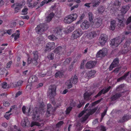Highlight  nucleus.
<instances>
[{
	"mask_svg": "<svg viewBox=\"0 0 131 131\" xmlns=\"http://www.w3.org/2000/svg\"><path fill=\"white\" fill-rule=\"evenodd\" d=\"M98 107H96L94 109L91 110H88V108L86 110H84L82 111L79 114L78 117H81L83 114L85 113H86L87 111H88V113L84 117H83L80 119L81 122H84L87 119L90 115L93 114L97 110Z\"/></svg>",
	"mask_w": 131,
	"mask_h": 131,
	"instance_id": "obj_1",
	"label": "nucleus"
},
{
	"mask_svg": "<svg viewBox=\"0 0 131 131\" xmlns=\"http://www.w3.org/2000/svg\"><path fill=\"white\" fill-rule=\"evenodd\" d=\"M44 105H41L39 108L35 107L33 111L32 114V118L34 121H39L40 119V114L41 112L43 111V108Z\"/></svg>",
	"mask_w": 131,
	"mask_h": 131,
	"instance_id": "obj_2",
	"label": "nucleus"
},
{
	"mask_svg": "<svg viewBox=\"0 0 131 131\" xmlns=\"http://www.w3.org/2000/svg\"><path fill=\"white\" fill-rule=\"evenodd\" d=\"M125 39L124 37H122L120 36L116 37L112 40L110 45L112 46L117 47Z\"/></svg>",
	"mask_w": 131,
	"mask_h": 131,
	"instance_id": "obj_3",
	"label": "nucleus"
},
{
	"mask_svg": "<svg viewBox=\"0 0 131 131\" xmlns=\"http://www.w3.org/2000/svg\"><path fill=\"white\" fill-rule=\"evenodd\" d=\"M48 26L44 24H41L37 26L35 28L36 32L38 34H41L48 28Z\"/></svg>",
	"mask_w": 131,
	"mask_h": 131,
	"instance_id": "obj_4",
	"label": "nucleus"
},
{
	"mask_svg": "<svg viewBox=\"0 0 131 131\" xmlns=\"http://www.w3.org/2000/svg\"><path fill=\"white\" fill-rule=\"evenodd\" d=\"M78 16L76 14H72L66 17L64 21L66 23L70 24L75 20Z\"/></svg>",
	"mask_w": 131,
	"mask_h": 131,
	"instance_id": "obj_5",
	"label": "nucleus"
},
{
	"mask_svg": "<svg viewBox=\"0 0 131 131\" xmlns=\"http://www.w3.org/2000/svg\"><path fill=\"white\" fill-rule=\"evenodd\" d=\"M50 88L49 89L48 91V96L50 98L52 99L56 95V86L55 85H51Z\"/></svg>",
	"mask_w": 131,
	"mask_h": 131,
	"instance_id": "obj_6",
	"label": "nucleus"
},
{
	"mask_svg": "<svg viewBox=\"0 0 131 131\" xmlns=\"http://www.w3.org/2000/svg\"><path fill=\"white\" fill-rule=\"evenodd\" d=\"M83 34V32L81 29H78L73 32L71 38L72 39H76L80 36Z\"/></svg>",
	"mask_w": 131,
	"mask_h": 131,
	"instance_id": "obj_7",
	"label": "nucleus"
},
{
	"mask_svg": "<svg viewBox=\"0 0 131 131\" xmlns=\"http://www.w3.org/2000/svg\"><path fill=\"white\" fill-rule=\"evenodd\" d=\"M108 39L107 36L105 34H102L101 35L99 39V42L101 45H104Z\"/></svg>",
	"mask_w": 131,
	"mask_h": 131,
	"instance_id": "obj_8",
	"label": "nucleus"
},
{
	"mask_svg": "<svg viewBox=\"0 0 131 131\" xmlns=\"http://www.w3.org/2000/svg\"><path fill=\"white\" fill-rule=\"evenodd\" d=\"M102 19L100 18L95 19L93 22L94 26L95 28H99L102 24Z\"/></svg>",
	"mask_w": 131,
	"mask_h": 131,
	"instance_id": "obj_9",
	"label": "nucleus"
},
{
	"mask_svg": "<svg viewBox=\"0 0 131 131\" xmlns=\"http://www.w3.org/2000/svg\"><path fill=\"white\" fill-rule=\"evenodd\" d=\"M107 53V49L106 48H103L97 52L96 54V56L98 57H103L106 55Z\"/></svg>",
	"mask_w": 131,
	"mask_h": 131,
	"instance_id": "obj_10",
	"label": "nucleus"
},
{
	"mask_svg": "<svg viewBox=\"0 0 131 131\" xmlns=\"http://www.w3.org/2000/svg\"><path fill=\"white\" fill-rule=\"evenodd\" d=\"M96 63L97 62L95 61H90L86 63L85 66L87 69H91L95 66Z\"/></svg>",
	"mask_w": 131,
	"mask_h": 131,
	"instance_id": "obj_11",
	"label": "nucleus"
},
{
	"mask_svg": "<svg viewBox=\"0 0 131 131\" xmlns=\"http://www.w3.org/2000/svg\"><path fill=\"white\" fill-rule=\"evenodd\" d=\"M131 118V115H125L117 122L118 123H123L127 121Z\"/></svg>",
	"mask_w": 131,
	"mask_h": 131,
	"instance_id": "obj_12",
	"label": "nucleus"
},
{
	"mask_svg": "<svg viewBox=\"0 0 131 131\" xmlns=\"http://www.w3.org/2000/svg\"><path fill=\"white\" fill-rule=\"evenodd\" d=\"M55 47V44L54 42L49 43L47 44L46 49L45 50L46 51H50L51 50L53 49Z\"/></svg>",
	"mask_w": 131,
	"mask_h": 131,
	"instance_id": "obj_13",
	"label": "nucleus"
},
{
	"mask_svg": "<svg viewBox=\"0 0 131 131\" xmlns=\"http://www.w3.org/2000/svg\"><path fill=\"white\" fill-rule=\"evenodd\" d=\"M64 49L62 47L59 46L55 49L54 52L59 54H61L63 53Z\"/></svg>",
	"mask_w": 131,
	"mask_h": 131,
	"instance_id": "obj_14",
	"label": "nucleus"
},
{
	"mask_svg": "<svg viewBox=\"0 0 131 131\" xmlns=\"http://www.w3.org/2000/svg\"><path fill=\"white\" fill-rule=\"evenodd\" d=\"M90 26L89 22L86 21H84L81 25V27L83 29L85 30L89 28Z\"/></svg>",
	"mask_w": 131,
	"mask_h": 131,
	"instance_id": "obj_15",
	"label": "nucleus"
},
{
	"mask_svg": "<svg viewBox=\"0 0 131 131\" xmlns=\"http://www.w3.org/2000/svg\"><path fill=\"white\" fill-rule=\"evenodd\" d=\"M111 88V86H109L106 89H103L100 92H99L98 94L95 96V97L96 98L97 97L100 96L102 93L104 94L105 93H107L108 91H109Z\"/></svg>",
	"mask_w": 131,
	"mask_h": 131,
	"instance_id": "obj_16",
	"label": "nucleus"
},
{
	"mask_svg": "<svg viewBox=\"0 0 131 131\" xmlns=\"http://www.w3.org/2000/svg\"><path fill=\"white\" fill-rule=\"evenodd\" d=\"M13 5H14L15 6V13H17L18 12L19 10L21 8L22 4L18 3H16L14 4Z\"/></svg>",
	"mask_w": 131,
	"mask_h": 131,
	"instance_id": "obj_17",
	"label": "nucleus"
},
{
	"mask_svg": "<svg viewBox=\"0 0 131 131\" xmlns=\"http://www.w3.org/2000/svg\"><path fill=\"white\" fill-rule=\"evenodd\" d=\"M122 96L121 93H117L113 95L111 98L112 101H114Z\"/></svg>",
	"mask_w": 131,
	"mask_h": 131,
	"instance_id": "obj_18",
	"label": "nucleus"
},
{
	"mask_svg": "<svg viewBox=\"0 0 131 131\" xmlns=\"http://www.w3.org/2000/svg\"><path fill=\"white\" fill-rule=\"evenodd\" d=\"M30 123L28 121V119L26 117L25 118L22 120L21 124V126L23 127H25L27 125H28Z\"/></svg>",
	"mask_w": 131,
	"mask_h": 131,
	"instance_id": "obj_19",
	"label": "nucleus"
},
{
	"mask_svg": "<svg viewBox=\"0 0 131 131\" xmlns=\"http://www.w3.org/2000/svg\"><path fill=\"white\" fill-rule=\"evenodd\" d=\"M130 7L128 5L123 6L121 10V13L123 14H125L129 9Z\"/></svg>",
	"mask_w": 131,
	"mask_h": 131,
	"instance_id": "obj_20",
	"label": "nucleus"
},
{
	"mask_svg": "<svg viewBox=\"0 0 131 131\" xmlns=\"http://www.w3.org/2000/svg\"><path fill=\"white\" fill-rule=\"evenodd\" d=\"M37 80V77L35 76L32 75L28 79V82L30 83H32L36 82Z\"/></svg>",
	"mask_w": 131,
	"mask_h": 131,
	"instance_id": "obj_21",
	"label": "nucleus"
},
{
	"mask_svg": "<svg viewBox=\"0 0 131 131\" xmlns=\"http://www.w3.org/2000/svg\"><path fill=\"white\" fill-rule=\"evenodd\" d=\"M97 34L95 31L89 32L87 35V37L89 39H91L96 36Z\"/></svg>",
	"mask_w": 131,
	"mask_h": 131,
	"instance_id": "obj_22",
	"label": "nucleus"
},
{
	"mask_svg": "<svg viewBox=\"0 0 131 131\" xmlns=\"http://www.w3.org/2000/svg\"><path fill=\"white\" fill-rule=\"evenodd\" d=\"M116 21L115 20H113L111 21L110 23V26L109 28L112 30H114L116 27Z\"/></svg>",
	"mask_w": 131,
	"mask_h": 131,
	"instance_id": "obj_23",
	"label": "nucleus"
},
{
	"mask_svg": "<svg viewBox=\"0 0 131 131\" xmlns=\"http://www.w3.org/2000/svg\"><path fill=\"white\" fill-rule=\"evenodd\" d=\"M54 15L53 13H51L46 17V21L47 22H49L52 19Z\"/></svg>",
	"mask_w": 131,
	"mask_h": 131,
	"instance_id": "obj_24",
	"label": "nucleus"
},
{
	"mask_svg": "<svg viewBox=\"0 0 131 131\" xmlns=\"http://www.w3.org/2000/svg\"><path fill=\"white\" fill-rule=\"evenodd\" d=\"M62 29L60 28L57 27L56 28L55 30V34L57 35H60L62 34Z\"/></svg>",
	"mask_w": 131,
	"mask_h": 131,
	"instance_id": "obj_25",
	"label": "nucleus"
},
{
	"mask_svg": "<svg viewBox=\"0 0 131 131\" xmlns=\"http://www.w3.org/2000/svg\"><path fill=\"white\" fill-rule=\"evenodd\" d=\"M92 94L91 93L86 92L84 94V99L86 100H88L90 96Z\"/></svg>",
	"mask_w": 131,
	"mask_h": 131,
	"instance_id": "obj_26",
	"label": "nucleus"
},
{
	"mask_svg": "<svg viewBox=\"0 0 131 131\" xmlns=\"http://www.w3.org/2000/svg\"><path fill=\"white\" fill-rule=\"evenodd\" d=\"M129 72H128L126 73L123 76L118 78L117 79L118 82H119L121 80L125 79L126 77L128 75Z\"/></svg>",
	"mask_w": 131,
	"mask_h": 131,
	"instance_id": "obj_27",
	"label": "nucleus"
},
{
	"mask_svg": "<svg viewBox=\"0 0 131 131\" xmlns=\"http://www.w3.org/2000/svg\"><path fill=\"white\" fill-rule=\"evenodd\" d=\"M105 10V8L103 6H101L98 8V13L100 14H102Z\"/></svg>",
	"mask_w": 131,
	"mask_h": 131,
	"instance_id": "obj_28",
	"label": "nucleus"
},
{
	"mask_svg": "<svg viewBox=\"0 0 131 131\" xmlns=\"http://www.w3.org/2000/svg\"><path fill=\"white\" fill-rule=\"evenodd\" d=\"M119 59L118 58H116L113 61L112 64L114 66V67H116L118 65L119 62Z\"/></svg>",
	"mask_w": 131,
	"mask_h": 131,
	"instance_id": "obj_29",
	"label": "nucleus"
},
{
	"mask_svg": "<svg viewBox=\"0 0 131 131\" xmlns=\"http://www.w3.org/2000/svg\"><path fill=\"white\" fill-rule=\"evenodd\" d=\"M96 71L94 70H92L91 71L88 72L87 73V76L89 77H91L94 75Z\"/></svg>",
	"mask_w": 131,
	"mask_h": 131,
	"instance_id": "obj_30",
	"label": "nucleus"
},
{
	"mask_svg": "<svg viewBox=\"0 0 131 131\" xmlns=\"http://www.w3.org/2000/svg\"><path fill=\"white\" fill-rule=\"evenodd\" d=\"M125 21H118L117 26H118L120 28H122L125 26V25L124 23V22Z\"/></svg>",
	"mask_w": 131,
	"mask_h": 131,
	"instance_id": "obj_31",
	"label": "nucleus"
},
{
	"mask_svg": "<svg viewBox=\"0 0 131 131\" xmlns=\"http://www.w3.org/2000/svg\"><path fill=\"white\" fill-rule=\"evenodd\" d=\"M121 14V15H118L117 19L118 21H125L124 16V14H123L122 13Z\"/></svg>",
	"mask_w": 131,
	"mask_h": 131,
	"instance_id": "obj_32",
	"label": "nucleus"
},
{
	"mask_svg": "<svg viewBox=\"0 0 131 131\" xmlns=\"http://www.w3.org/2000/svg\"><path fill=\"white\" fill-rule=\"evenodd\" d=\"M131 40L130 39L127 40L125 43L124 46L125 48H128L130 45Z\"/></svg>",
	"mask_w": 131,
	"mask_h": 131,
	"instance_id": "obj_33",
	"label": "nucleus"
},
{
	"mask_svg": "<svg viewBox=\"0 0 131 131\" xmlns=\"http://www.w3.org/2000/svg\"><path fill=\"white\" fill-rule=\"evenodd\" d=\"M34 54V58L33 60H37L38 58V53L37 51H34L33 52Z\"/></svg>",
	"mask_w": 131,
	"mask_h": 131,
	"instance_id": "obj_34",
	"label": "nucleus"
},
{
	"mask_svg": "<svg viewBox=\"0 0 131 131\" xmlns=\"http://www.w3.org/2000/svg\"><path fill=\"white\" fill-rule=\"evenodd\" d=\"M63 75V74L62 72L61 71H58L56 73L55 77H59L60 78H61Z\"/></svg>",
	"mask_w": 131,
	"mask_h": 131,
	"instance_id": "obj_35",
	"label": "nucleus"
},
{
	"mask_svg": "<svg viewBox=\"0 0 131 131\" xmlns=\"http://www.w3.org/2000/svg\"><path fill=\"white\" fill-rule=\"evenodd\" d=\"M72 79H70L69 80L67 81V84L68 87L69 88H71L72 86Z\"/></svg>",
	"mask_w": 131,
	"mask_h": 131,
	"instance_id": "obj_36",
	"label": "nucleus"
},
{
	"mask_svg": "<svg viewBox=\"0 0 131 131\" xmlns=\"http://www.w3.org/2000/svg\"><path fill=\"white\" fill-rule=\"evenodd\" d=\"M88 15L89 21L91 22L92 21H93V20L94 18L92 13L91 12H89L88 13Z\"/></svg>",
	"mask_w": 131,
	"mask_h": 131,
	"instance_id": "obj_37",
	"label": "nucleus"
},
{
	"mask_svg": "<svg viewBox=\"0 0 131 131\" xmlns=\"http://www.w3.org/2000/svg\"><path fill=\"white\" fill-rule=\"evenodd\" d=\"M122 0H116L114 4V5L115 6H120L121 4Z\"/></svg>",
	"mask_w": 131,
	"mask_h": 131,
	"instance_id": "obj_38",
	"label": "nucleus"
},
{
	"mask_svg": "<svg viewBox=\"0 0 131 131\" xmlns=\"http://www.w3.org/2000/svg\"><path fill=\"white\" fill-rule=\"evenodd\" d=\"M78 81V78L76 75H75L73 79H72V83L75 84L77 83Z\"/></svg>",
	"mask_w": 131,
	"mask_h": 131,
	"instance_id": "obj_39",
	"label": "nucleus"
},
{
	"mask_svg": "<svg viewBox=\"0 0 131 131\" xmlns=\"http://www.w3.org/2000/svg\"><path fill=\"white\" fill-rule=\"evenodd\" d=\"M34 125H36L37 126H41V124H40L37 122H32L31 123V126L32 127Z\"/></svg>",
	"mask_w": 131,
	"mask_h": 131,
	"instance_id": "obj_40",
	"label": "nucleus"
},
{
	"mask_svg": "<svg viewBox=\"0 0 131 131\" xmlns=\"http://www.w3.org/2000/svg\"><path fill=\"white\" fill-rule=\"evenodd\" d=\"M124 84H122L119 85L116 88V91H117L119 92L122 90V88L124 87Z\"/></svg>",
	"mask_w": 131,
	"mask_h": 131,
	"instance_id": "obj_41",
	"label": "nucleus"
},
{
	"mask_svg": "<svg viewBox=\"0 0 131 131\" xmlns=\"http://www.w3.org/2000/svg\"><path fill=\"white\" fill-rule=\"evenodd\" d=\"M28 10V8H24L21 11L23 13L22 14L24 15H26L28 13L27 11Z\"/></svg>",
	"mask_w": 131,
	"mask_h": 131,
	"instance_id": "obj_42",
	"label": "nucleus"
},
{
	"mask_svg": "<svg viewBox=\"0 0 131 131\" xmlns=\"http://www.w3.org/2000/svg\"><path fill=\"white\" fill-rule=\"evenodd\" d=\"M54 54L53 53H51L49 54L47 57L50 60H52L54 59Z\"/></svg>",
	"mask_w": 131,
	"mask_h": 131,
	"instance_id": "obj_43",
	"label": "nucleus"
},
{
	"mask_svg": "<svg viewBox=\"0 0 131 131\" xmlns=\"http://www.w3.org/2000/svg\"><path fill=\"white\" fill-rule=\"evenodd\" d=\"M71 60V58H69L66 59L65 61L63 63L64 64L66 65L67 64H69Z\"/></svg>",
	"mask_w": 131,
	"mask_h": 131,
	"instance_id": "obj_44",
	"label": "nucleus"
},
{
	"mask_svg": "<svg viewBox=\"0 0 131 131\" xmlns=\"http://www.w3.org/2000/svg\"><path fill=\"white\" fill-rule=\"evenodd\" d=\"M63 124V121H60L56 124V127H59L62 125Z\"/></svg>",
	"mask_w": 131,
	"mask_h": 131,
	"instance_id": "obj_45",
	"label": "nucleus"
},
{
	"mask_svg": "<svg viewBox=\"0 0 131 131\" xmlns=\"http://www.w3.org/2000/svg\"><path fill=\"white\" fill-rule=\"evenodd\" d=\"M107 108L104 110L103 112L101 114V120H102L104 116L106 115L107 111Z\"/></svg>",
	"mask_w": 131,
	"mask_h": 131,
	"instance_id": "obj_46",
	"label": "nucleus"
},
{
	"mask_svg": "<svg viewBox=\"0 0 131 131\" xmlns=\"http://www.w3.org/2000/svg\"><path fill=\"white\" fill-rule=\"evenodd\" d=\"M51 110H49V109H47L46 112V115L47 117H48L50 116L51 114L50 113V111Z\"/></svg>",
	"mask_w": 131,
	"mask_h": 131,
	"instance_id": "obj_47",
	"label": "nucleus"
},
{
	"mask_svg": "<svg viewBox=\"0 0 131 131\" xmlns=\"http://www.w3.org/2000/svg\"><path fill=\"white\" fill-rule=\"evenodd\" d=\"M48 38L52 40H54L56 39V37L54 35H50L48 36Z\"/></svg>",
	"mask_w": 131,
	"mask_h": 131,
	"instance_id": "obj_48",
	"label": "nucleus"
},
{
	"mask_svg": "<svg viewBox=\"0 0 131 131\" xmlns=\"http://www.w3.org/2000/svg\"><path fill=\"white\" fill-rule=\"evenodd\" d=\"M131 23V16H129L127 20L126 21V24L128 25Z\"/></svg>",
	"mask_w": 131,
	"mask_h": 131,
	"instance_id": "obj_49",
	"label": "nucleus"
},
{
	"mask_svg": "<svg viewBox=\"0 0 131 131\" xmlns=\"http://www.w3.org/2000/svg\"><path fill=\"white\" fill-rule=\"evenodd\" d=\"M118 9L117 8L116 9H114V8H111L110 10L111 13L112 14H114L115 12L117 11Z\"/></svg>",
	"mask_w": 131,
	"mask_h": 131,
	"instance_id": "obj_50",
	"label": "nucleus"
},
{
	"mask_svg": "<svg viewBox=\"0 0 131 131\" xmlns=\"http://www.w3.org/2000/svg\"><path fill=\"white\" fill-rule=\"evenodd\" d=\"M72 109V107H69L68 108L66 111V114H68L69 113L70 111H71Z\"/></svg>",
	"mask_w": 131,
	"mask_h": 131,
	"instance_id": "obj_51",
	"label": "nucleus"
},
{
	"mask_svg": "<svg viewBox=\"0 0 131 131\" xmlns=\"http://www.w3.org/2000/svg\"><path fill=\"white\" fill-rule=\"evenodd\" d=\"M33 59H30L29 57H28L27 61V63L28 64V65L29 64H30L32 61L33 62Z\"/></svg>",
	"mask_w": 131,
	"mask_h": 131,
	"instance_id": "obj_52",
	"label": "nucleus"
},
{
	"mask_svg": "<svg viewBox=\"0 0 131 131\" xmlns=\"http://www.w3.org/2000/svg\"><path fill=\"white\" fill-rule=\"evenodd\" d=\"M22 82L20 81H18L17 83H16L15 84L16 86H20L22 83Z\"/></svg>",
	"mask_w": 131,
	"mask_h": 131,
	"instance_id": "obj_53",
	"label": "nucleus"
},
{
	"mask_svg": "<svg viewBox=\"0 0 131 131\" xmlns=\"http://www.w3.org/2000/svg\"><path fill=\"white\" fill-rule=\"evenodd\" d=\"M2 88L4 89H5L6 88L7 86V84L6 82H4L2 84Z\"/></svg>",
	"mask_w": 131,
	"mask_h": 131,
	"instance_id": "obj_54",
	"label": "nucleus"
},
{
	"mask_svg": "<svg viewBox=\"0 0 131 131\" xmlns=\"http://www.w3.org/2000/svg\"><path fill=\"white\" fill-rule=\"evenodd\" d=\"M100 1H98V2H96L93 5V7H95L97 6L100 4Z\"/></svg>",
	"mask_w": 131,
	"mask_h": 131,
	"instance_id": "obj_55",
	"label": "nucleus"
},
{
	"mask_svg": "<svg viewBox=\"0 0 131 131\" xmlns=\"http://www.w3.org/2000/svg\"><path fill=\"white\" fill-rule=\"evenodd\" d=\"M7 113L5 114V115H4V117L6 119L8 120L9 119L10 115L11 114H7Z\"/></svg>",
	"mask_w": 131,
	"mask_h": 131,
	"instance_id": "obj_56",
	"label": "nucleus"
},
{
	"mask_svg": "<svg viewBox=\"0 0 131 131\" xmlns=\"http://www.w3.org/2000/svg\"><path fill=\"white\" fill-rule=\"evenodd\" d=\"M12 62L11 61H9L8 63H7V68H9L12 64Z\"/></svg>",
	"mask_w": 131,
	"mask_h": 131,
	"instance_id": "obj_57",
	"label": "nucleus"
},
{
	"mask_svg": "<svg viewBox=\"0 0 131 131\" xmlns=\"http://www.w3.org/2000/svg\"><path fill=\"white\" fill-rule=\"evenodd\" d=\"M100 130L102 131H105L106 130L105 127L102 125L100 126Z\"/></svg>",
	"mask_w": 131,
	"mask_h": 131,
	"instance_id": "obj_58",
	"label": "nucleus"
},
{
	"mask_svg": "<svg viewBox=\"0 0 131 131\" xmlns=\"http://www.w3.org/2000/svg\"><path fill=\"white\" fill-rule=\"evenodd\" d=\"M52 109V107L51 105L49 104H47V109H49V110H51Z\"/></svg>",
	"mask_w": 131,
	"mask_h": 131,
	"instance_id": "obj_59",
	"label": "nucleus"
},
{
	"mask_svg": "<svg viewBox=\"0 0 131 131\" xmlns=\"http://www.w3.org/2000/svg\"><path fill=\"white\" fill-rule=\"evenodd\" d=\"M46 75V74L43 73H41L39 74L38 76L40 77H45Z\"/></svg>",
	"mask_w": 131,
	"mask_h": 131,
	"instance_id": "obj_60",
	"label": "nucleus"
},
{
	"mask_svg": "<svg viewBox=\"0 0 131 131\" xmlns=\"http://www.w3.org/2000/svg\"><path fill=\"white\" fill-rule=\"evenodd\" d=\"M6 32H5L4 34H5L7 33L9 35H10L12 34V30L10 29L9 30H6Z\"/></svg>",
	"mask_w": 131,
	"mask_h": 131,
	"instance_id": "obj_61",
	"label": "nucleus"
},
{
	"mask_svg": "<svg viewBox=\"0 0 131 131\" xmlns=\"http://www.w3.org/2000/svg\"><path fill=\"white\" fill-rule=\"evenodd\" d=\"M21 94V92H20V91H19L16 94L15 97H17L19 96Z\"/></svg>",
	"mask_w": 131,
	"mask_h": 131,
	"instance_id": "obj_62",
	"label": "nucleus"
},
{
	"mask_svg": "<svg viewBox=\"0 0 131 131\" xmlns=\"http://www.w3.org/2000/svg\"><path fill=\"white\" fill-rule=\"evenodd\" d=\"M78 6H79V5H78V4H77L73 6H72V7L70 9L72 11V10H73V9H74V8H77L78 7Z\"/></svg>",
	"mask_w": 131,
	"mask_h": 131,
	"instance_id": "obj_63",
	"label": "nucleus"
},
{
	"mask_svg": "<svg viewBox=\"0 0 131 131\" xmlns=\"http://www.w3.org/2000/svg\"><path fill=\"white\" fill-rule=\"evenodd\" d=\"M19 34H18L15 35L14 38V39L15 40H16L17 39H18L19 37Z\"/></svg>",
	"mask_w": 131,
	"mask_h": 131,
	"instance_id": "obj_64",
	"label": "nucleus"
}]
</instances>
